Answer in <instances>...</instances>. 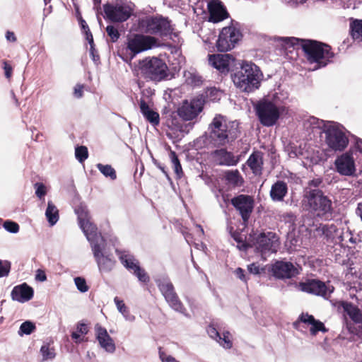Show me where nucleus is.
I'll list each match as a JSON object with an SVG mask.
<instances>
[{
	"instance_id": "f257e3e1",
	"label": "nucleus",
	"mask_w": 362,
	"mask_h": 362,
	"mask_svg": "<svg viewBox=\"0 0 362 362\" xmlns=\"http://www.w3.org/2000/svg\"><path fill=\"white\" fill-rule=\"evenodd\" d=\"M302 206L313 216L322 221L332 218L334 208L332 200L320 189L305 188Z\"/></svg>"
},
{
	"instance_id": "f03ea898",
	"label": "nucleus",
	"mask_w": 362,
	"mask_h": 362,
	"mask_svg": "<svg viewBox=\"0 0 362 362\" xmlns=\"http://www.w3.org/2000/svg\"><path fill=\"white\" fill-rule=\"evenodd\" d=\"M209 128L211 141L216 146H226L234 141L240 134L238 122L228 121L220 115L215 116Z\"/></svg>"
},
{
	"instance_id": "7ed1b4c3",
	"label": "nucleus",
	"mask_w": 362,
	"mask_h": 362,
	"mask_svg": "<svg viewBox=\"0 0 362 362\" xmlns=\"http://www.w3.org/2000/svg\"><path fill=\"white\" fill-rule=\"evenodd\" d=\"M262 74L257 66L252 62H245L240 69L236 71L232 79L235 86L240 90L251 93L260 86Z\"/></svg>"
},
{
	"instance_id": "20e7f679",
	"label": "nucleus",
	"mask_w": 362,
	"mask_h": 362,
	"mask_svg": "<svg viewBox=\"0 0 362 362\" xmlns=\"http://www.w3.org/2000/svg\"><path fill=\"white\" fill-rule=\"evenodd\" d=\"M133 28L137 32L160 37L168 36L173 31L170 21L160 15L140 17L134 23Z\"/></svg>"
},
{
	"instance_id": "39448f33",
	"label": "nucleus",
	"mask_w": 362,
	"mask_h": 362,
	"mask_svg": "<svg viewBox=\"0 0 362 362\" xmlns=\"http://www.w3.org/2000/svg\"><path fill=\"white\" fill-rule=\"evenodd\" d=\"M301 47L310 63L317 64L316 68L325 66L334 57L331 47L313 40H301Z\"/></svg>"
},
{
	"instance_id": "423d86ee",
	"label": "nucleus",
	"mask_w": 362,
	"mask_h": 362,
	"mask_svg": "<svg viewBox=\"0 0 362 362\" xmlns=\"http://www.w3.org/2000/svg\"><path fill=\"white\" fill-rule=\"evenodd\" d=\"M276 94L264 98L255 105V110L259 122L265 127L274 126L281 115L279 107L274 102Z\"/></svg>"
},
{
	"instance_id": "0eeeda50",
	"label": "nucleus",
	"mask_w": 362,
	"mask_h": 362,
	"mask_svg": "<svg viewBox=\"0 0 362 362\" xmlns=\"http://www.w3.org/2000/svg\"><path fill=\"white\" fill-rule=\"evenodd\" d=\"M126 58L123 59L126 62L132 61L138 54L157 47L158 40L153 36L144 35L143 34L130 35L127 38L126 42Z\"/></svg>"
},
{
	"instance_id": "6e6552de",
	"label": "nucleus",
	"mask_w": 362,
	"mask_h": 362,
	"mask_svg": "<svg viewBox=\"0 0 362 362\" xmlns=\"http://www.w3.org/2000/svg\"><path fill=\"white\" fill-rule=\"evenodd\" d=\"M325 143L334 151H342L348 146L349 139L343 131L342 127L334 122H328L325 126Z\"/></svg>"
},
{
	"instance_id": "1a4fd4ad",
	"label": "nucleus",
	"mask_w": 362,
	"mask_h": 362,
	"mask_svg": "<svg viewBox=\"0 0 362 362\" xmlns=\"http://www.w3.org/2000/svg\"><path fill=\"white\" fill-rule=\"evenodd\" d=\"M141 74L151 81H160L167 76V66L163 60L157 58H146L140 62Z\"/></svg>"
},
{
	"instance_id": "9d476101",
	"label": "nucleus",
	"mask_w": 362,
	"mask_h": 362,
	"mask_svg": "<svg viewBox=\"0 0 362 362\" xmlns=\"http://www.w3.org/2000/svg\"><path fill=\"white\" fill-rule=\"evenodd\" d=\"M106 240H100L99 243L93 244L91 250L93 257L101 272H109L115 267V260L107 251Z\"/></svg>"
},
{
	"instance_id": "9b49d317",
	"label": "nucleus",
	"mask_w": 362,
	"mask_h": 362,
	"mask_svg": "<svg viewBox=\"0 0 362 362\" xmlns=\"http://www.w3.org/2000/svg\"><path fill=\"white\" fill-rule=\"evenodd\" d=\"M279 247V238L274 233H260L256 239V250L264 259H266L270 255L276 252Z\"/></svg>"
},
{
	"instance_id": "f8f14e48",
	"label": "nucleus",
	"mask_w": 362,
	"mask_h": 362,
	"mask_svg": "<svg viewBox=\"0 0 362 362\" xmlns=\"http://www.w3.org/2000/svg\"><path fill=\"white\" fill-rule=\"evenodd\" d=\"M118 257L122 265L129 271L132 272L139 281L147 283L149 281V276L145 270L139 266V261L128 251L117 250Z\"/></svg>"
},
{
	"instance_id": "ddd939ff",
	"label": "nucleus",
	"mask_w": 362,
	"mask_h": 362,
	"mask_svg": "<svg viewBox=\"0 0 362 362\" xmlns=\"http://www.w3.org/2000/svg\"><path fill=\"white\" fill-rule=\"evenodd\" d=\"M298 288L302 291L322 296L325 299H328L334 290V286L329 282L326 284L317 279L301 282Z\"/></svg>"
},
{
	"instance_id": "4468645a",
	"label": "nucleus",
	"mask_w": 362,
	"mask_h": 362,
	"mask_svg": "<svg viewBox=\"0 0 362 362\" xmlns=\"http://www.w3.org/2000/svg\"><path fill=\"white\" fill-rule=\"evenodd\" d=\"M240 37V32L234 27H225L219 34L216 47L220 52H228L235 47Z\"/></svg>"
},
{
	"instance_id": "2eb2a0df",
	"label": "nucleus",
	"mask_w": 362,
	"mask_h": 362,
	"mask_svg": "<svg viewBox=\"0 0 362 362\" xmlns=\"http://www.w3.org/2000/svg\"><path fill=\"white\" fill-rule=\"evenodd\" d=\"M132 7L124 3L104 5L105 17L113 22L126 21L132 13Z\"/></svg>"
},
{
	"instance_id": "dca6fc26",
	"label": "nucleus",
	"mask_w": 362,
	"mask_h": 362,
	"mask_svg": "<svg viewBox=\"0 0 362 362\" xmlns=\"http://www.w3.org/2000/svg\"><path fill=\"white\" fill-rule=\"evenodd\" d=\"M158 286L169 305L175 311L184 313L185 309L174 291V287L169 279H164L157 282Z\"/></svg>"
},
{
	"instance_id": "f3484780",
	"label": "nucleus",
	"mask_w": 362,
	"mask_h": 362,
	"mask_svg": "<svg viewBox=\"0 0 362 362\" xmlns=\"http://www.w3.org/2000/svg\"><path fill=\"white\" fill-rule=\"evenodd\" d=\"M203 105L204 102L200 98L185 100L177 110L178 115L184 120H192L202 111Z\"/></svg>"
},
{
	"instance_id": "a211bd4d",
	"label": "nucleus",
	"mask_w": 362,
	"mask_h": 362,
	"mask_svg": "<svg viewBox=\"0 0 362 362\" xmlns=\"http://www.w3.org/2000/svg\"><path fill=\"white\" fill-rule=\"evenodd\" d=\"M334 165L337 172L341 175L353 176L356 171L355 160L351 151L345 152L338 156L334 160Z\"/></svg>"
},
{
	"instance_id": "6ab92c4d",
	"label": "nucleus",
	"mask_w": 362,
	"mask_h": 362,
	"mask_svg": "<svg viewBox=\"0 0 362 362\" xmlns=\"http://www.w3.org/2000/svg\"><path fill=\"white\" fill-rule=\"evenodd\" d=\"M231 204L239 211L243 221L247 222L254 207L252 197L246 194H240L231 199Z\"/></svg>"
},
{
	"instance_id": "aec40b11",
	"label": "nucleus",
	"mask_w": 362,
	"mask_h": 362,
	"mask_svg": "<svg viewBox=\"0 0 362 362\" xmlns=\"http://www.w3.org/2000/svg\"><path fill=\"white\" fill-rule=\"evenodd\" d=\"M272 272L277 279H291L298 274V270L290 262L276 261L272 264Z\"/></svg>"
},
{
	"instance_id": "412c9836",
	"label": "nucleus",
	"mask_w": 362,
	"mask_h": 362,
	"mask_svg": "<svg viewBox=\"0 0 362 362\" xmlns=\"http://www.w3.org/2000/svg\"><path fill=\"white\" fill-rule=\"evenodd\" d=\"M234 59L228 54L209 55V63L221 73L228 72L230 66L233 64Z\"/></svg>"
},
{
	"instance_id": "4be33fe9",
	"label": "nucleus",
	"mask_w": 362,
	"mask_h": 362,
	"mask_svg": "<svg viewBox=\"0 0 362 362\" xmlns=\"http://www.w3.org/2000/svg\"><path fill=\"white\" fill-rule=\"evenodd\" d=\"M300 323L310 325V332L313 336L316 335L318 332H326L327 331L322 322L315 320L313 315L308 313H302L299 316L298 321L294 323V326L296 329H298V325H300Z\"/></svg>"
},
{
	"instance_id": "5701e85b",
	"label": "nucleus",
	"mask_w": 362,
	"mask_h": 362,
	"mask_svg": "<svg viewBox=\"0 0 362 362\" xmlns=\"http://www.w3.org/2000/svg\"><path fill=\"white\" fill-rule=\"evenodd\" d=\"M209 21L218 23L228 17V13L219 0H211L208 4Z\"/></svg>"
},
{
	"instance_id": "b1692460",
	"label": "nucleus",
	"mask_w": 362,
	"mask_h": 362,
	"mask_svg": "<svg viewBox=\"0 0 362 362\" xmlns=\"http://www.w3.org/2000/svg\"><path fill=\"white\" fill-rule=\"evenodd\" d=\"M214 161L219 165L234 166L239 162V157L226 148H221L212 153Z\"/></svg>"
},
{
	"instance_id": "393cba45",
	"label": "nucleus",
	"mask_w": 362,
	"mask_h": 362,
	"mask_svg": "<svg viewBox=\"0 0 362 362\" xmlns=\"http://www.w3.org/2000/svg\"><path fill=\"white\" fill-rule=\"evenodd\" d=\"M33 288L26 283L14 286L11 293V298L19 303L29 301L33 298Z\"/></svg>"
},
{
	"instance_id": "a878e982",
	"label": "nucleus",
	"mask_w": 362,
	"mask_h": 362,
	"mask_svg": "<svg viewBox=\"0 0 362 362\" xmlns=\"http://www.w3.org/2000/svg\"><path fill=\"white\" fill-rule=\"evenodd\" d=\"M79 226L90 243V247H93L94 243H99L100 238L101 240H105L101 233H98L96 226L90 222V219L82 221V223H79Z\"/></svg>"
},
{
	"instance_id": "bb28decb",
	"label": "nucleus",
	"mask_w": 362,
	"mask_h": 362,
	"mask_svg": "<svg viewBox=\"0 0 362 362\" xmlns=\"http://www.w3.org/2000/svg\"><path fill=\"white\" fill-rule=\"evenodd\" d=\"M95 334L96 339L103 349L110 354H112L115 351V344L113 341V339L108 334L106 329L97 325L95 326Z\"/></svg>"
},
{
	"instance_id": "cd10ccee",
	"label": "nucleus",
	"mask_w": 362,
	"mask_h": 362,
	"mask_svg": "<svg viewBox=\"0 0 362 362\" xmlns=\"http://www.w3.org/2000/svg\"><path fill=\"white\" fill-rule=\"evenodd\" d=\"M247 165L255 175H261L263 169V153L259 151L252 152L247 160Z\"/></svg>"
},
{
	"instance_id": "c85d7f7f",
	"label": "nucleus",
	"mask_w": 362,
	"mask_h": 362,
	"mask_svg": "<svg viewBox=\"0 0 362 362\" xmlns=\"http://www.w3.org/2000/svg\"><path fill=\"white\" fill-rule=\"evenodd\" d=\"M288 192V187L286 182L279 180L272 185L270 189V197L274 202H281L284 200Z\"/></svg>"
},
{
	"instance_id": "c756f323",
	"label": "nucleus",
	"mask_w": 362,
	"mask_h": 362,
	"mask_svg": "<svg viewBox=\"0 0 362 362\" xmlns=\"http://www.w3.org/2000/svg\"><path fill=\"white\" fill-rule=\"evenodd\" d=\"M341 306L344 312L355 323L362 322V311L354 304L349 302H341Z\"/></svg>"
},
{
	"instance_id": "7c9ffc66",
	"label": "nucleus",
	"mask_w": 362,
	"mask_h": 362,
	"mask_svg": "<svg viewBox=\"0 0 362 362\" xmlns=\"http://www.w3.org/2000/svg\"><path fill=\"white\" fill-rule=\"evenodd\" d=\"M139 107L141 112L147 121H148L153 126L158 125L159 124V114L157 112L151 110L144 100L140 101Z\"/></svg>"
},
{
	"instance_id": "2f4dec72",
	"label": "nucleus",
	"mask_w": 362,
	"mask_h": 362,
	"mask_svg": "<svg viewBox=\"0 0 362 362\" xmlns=\"http://www.w3.org/2000/svg\"><path fill=\"white\" fill-rule=\"evenodd\" d=\"M224 178L227 184L233 187H239L243 183V179L238 170L226 171Z\"/></svg>"
},
{
	"instance_id": "473e14b6",
	"label": "nucleus",
	"mask_w": 362,
	"mask_h": 362,
	"mask_svg": "<svg viewBox=\"0 0 362 362\" xmlns=\"http://www.w3.org/2000/svg\"><path fill=\"white\" fill-rule=\"evenodd\" d=\"M349 21L351 36L355 40H362V19L351 18Z\"/></svg>"
},
{
	"instance_id": "72a5a7b5",
	"label": "nucleus",
	"mask_w": 362,
	"mask_h": 362,
	"mask_svg": "<svg viewBox=\"0 0 362 362\" xmlns=\"http://www.w3.org/2000/svg\"><path fill=\"white\" fill-rule=\"evenodd\" d=\"M45 216L51 226L55 225L59 220V211L52 201H49L47 203V207L45 211Z\"/></svg>"
},
{
	"instance_id": "f704fd0d",
	"label": "nucleus",
	"mask_w": 362,
	"mask_h": 362,
	"mask_svg": "<svg viewBox=\"0 0 362 362\" xmlns=\"http://www.w3.org/2000/svg\"><path fill=\"white\" fill-rule=\"evenodd\" d=\"M114 302L119 312L123 315L124 319L129 322H133L135 320L134 315H132L122 300L118 297L114 298Z\"/></svg>"
},
{
	"instance_id": "c9c22d12",
	"label": "nucleus",
	"mask_w": 362,
	"mask_h": 362,
	"mask_svg": "<svg viewBox=\"0 0 362 362\" xmlns=\"http://www.w3.org/2000/svg\"><path fill=\"white\" fill-rule=\"evenodd\" d=\"M329 121L320 120L315 117H310L304 122V127L307 129H311L313 131L315 129H322L325 132V126H327Z\"/></svg>"
},
{
	"instance_id": "e433bc0d",
	"label": "nucleus",
	"mask_w": 362,
	"mask_h": 362,
	"mask_svg": "<svg viewBox=\"0 0 362 362\" xmlns=\"http://www.w3.org/2000/svg\"><path fill=\"white\" fill-rule=\"evenodd\" d=\"M286 150L291 158H299L300 156L307 157L305 148H303L301 144L297 146L296 144H291L286 147Z\"/></svg>"
},
{
	"instance_id": "4c0bfd02",
	"label": "nucleus",
	"mask_w": 362,
	"mask_h": 362,
	"mask_svg": "<svg viewBox=\"0 0 362 362\" xmlns=\"http://www.w3.org/2000/svg\"><path fill=\"white\" fill-rule=\"evenodd\" d=\"M216 341L223 348L230 349L233 346L232 334L228 331H223L220 334Z\"/></svg>"
},
{
	"instance_id": "58836bf2",
	"label": "nucleus",
	"mask_w": 362,
	"mask_h": 362,
	"mask_svg": "<svg viewBox=\"0 0 362 362\" xmlns=\"http://www.w3.org/2000/svg\"><path fill=\"white\" fill-rule=\"evenodd\" d=\"M88 332V329L86 324L78 323L76 327V331L72 332L71 337L76 343H80L83 339L82 336L86 334Z\"/></svg>"
},
{
	"instance_id": "ea45409f",
	"label": "nucleus",
	"mask_w": 362,
	"mask_h": 362,
	"mask_svg": "<svg viewBox=\"0 0 362 362\" xmlns=\"http://www.w3.org/2000/svg\"><path fill=\"white\" fill-rule=\"evenodd\" d=\"M96 167L105 177H110L112 180L117 178L116 172L110 165L98 163Z\"/></svg>"
},
{
	"instance_id": "a19ab883",
	"label": "nucleus",
	"mask_w": 362,
	"mask_h": 362,
	"mask_svg": "<svg viewBox=\"0 0 362 362\" xmlns=\"http://www.w3.org/2000/svg\"><path fill=\"white\" fill-rule=\"evenodd\" d=\"M40 354L42 356V361H49L54 358L56 354L54 349L50 347L48 344H44L40 348Z\"/></svg>"
},
{
	"instance_id": "79ce46f5",
	"label": "nucleus",
	"mask_w": 362,
	"mask_h": 362,
	"mask_svg": "<svg viewBox=\"0 0 362 362\" xmlns=\"http://www.w3.org/2000/svg\"><path fill=\"white\" fill-rule=\"evenodd\" d=\"M170 157L171 159L174 172L176 174L177 177L180 178L183 175V172H182L180 162L176 153L174 151H171L170 153Z\"/></svg>"
},
{
	"instance_id": "37998d69",
	"label": "nucleus",
	"mask_w": 362,
	"mask_h": 362,
	"mask_svg": "<svg viewBox=\"0 0 362 362\" xmlns=\"http://www.w3.org/2000/svg\"><path fill=\"white\" fill-rule=\"evenodd\" d=\"M75 213L77 214L78 223L90 219L89 212L87 207L84 205H79L75 209Z\"/></svg>"
},
{
	"instance_id": "c03bdc74",
	"label": "nucleus",
	"mask_w": 362,
	"mask_h": 362,
	"mask_svg": "<svg viewBox=\"0 0 362 362\" xmlns=\"http://www.w3.org/2000/svg\"><path fill=\"white\" fill-rule=\"evenodd\" d=\"M339 238L342 245L349 247V243L354 244L356 238H354L353 234L349 230L343 231Z\"/></svg>"
},
{
	"instance_id": "a18cd8bd",
	"label": "nucleus",
	"mask_w": 362,
	"mask_h": 362,
	"mask_svg": "<svg viewBox=\"0 0 362 362\" xmlns=\"http://www.w3.org/2000/svg\"><path fill=\"white\" fill-rule=\"evenodd\" d=\"M35 329V325L30 321H25L23 322L18 330V334L23 336V334H30Z\"/></svg>"
},
{
	"instance_id": "49530a36",
	"label": "nucleus",
	"mask_w": 362,
	"mask_h": 362,
	"mask_svg": "<svg viewBox=\"0 0 362 362\" xmlns=\"http://www.w3.org/2000/svg\"><path fill=\"white\" fill-rule=\"evenodd\" d=\"M337 228L334 225H320L317 228V231L319 233H322L326 238H329L332 236V233L336 232Z\"/></svg>"
},
{
	"instance_id": "de8ad7c7",
	"label": "nucleus",
	"mask_w": 362,
	"mask_h": 362,
	"mask_svg": "<svg viewBox=\"0 0 362 362\" xmlns=\"http://www.w3.org/2000/svg\"><path fill=\"white\" fill-rule=\"evenodd\" d=\"M75 156L80 163H83L88 156V148L84 146L76 147L75 149Z\"/></svg>"
},
{
	"instance_id": "09e8293b",
	"label": "nucleus",
	"mask_w": 362,
	"mask_h": 362,
	"mask_svg": "<svg viewBox=\"0 0 362 362\" xmlns=\"http://www.w3.org/2000/svg\"><path fill=\"white\" fill-rule=\"evenodd\" d=\"M86 40L88 41V43L90 44V54L92 57V59L96 62L99 60L100 57H99V55L98 54H96V52H95V49L94 48V44H93V35H92L90 31H89L88 30V31H86Z\"/></svg>"
},
{
	"instance_id": "8fccbe9b",
	"label": "nucleus",
	"mask_w": 362,
	"mask_h": 362,
	"mask_svg": "<svg viewBox=\"0 0 362 362\" xmlns=\"http://www.w3.org/2000/svg\"><path fill=\"white\" fill-rule=\"evenodd\" d=\"M74 283L77 288V289L81 292L85 293L88 291V286L86 284V279L83 277H76L74 278Z\"/></svg>"
},
{
	"instance_id": "3c124183",
	"label": "nucleus",
	"mask_w": 362,
	"mask_h": 362,
	"mask_svg": "<svg viewBox=\"0 0 362 362\" xmlns=\"http://www.w3.org/2000/svg\"><path fill=\"white\" fill-rule=\"evenodd\" d=\"M106 32L110 37L111 41L113 42H117L120 36L118 30L113 25H107L106 28Z\"/></svg>"
},
{
	"instance_id": "603ef678",
	"label": "nucleus",
	"mask_w": 362,
	"mask_h": 362,
	"mask_svg": "<svg viewBox=\"0 0 362 362\" xmlns=\"http://www.w3.org/2000/svg\"><path fill=\"white\" fill-rule=\"evenodd\" d=\"M277 40L282 42L283 45L287 48V46H294L298 43L299 39L296 37H278Z\"/></svg>"
},
{
	"instance_id": "864d4df0",
	"label": "nucleus",
	"mask_w": 362,
	"mask_h": 362,
	"mask_svg": "<svg viewBox=\"0 0 362 362\" xmlns=\"http://www.w3.org/2000/svg\"><path fill=\"white\" fill-rule=\"evenodd\" d=\"M4 228L11 233H16L19 231V226L17 223L11 221H6L4 223Z\"/></svg>"
},
{
	"instance_id": "5fc2aeb1",
	"label": "nucleus",
	"mask_w": 362,
	"mask_h": 362,
	"mask_svg": "<svg viewBox=\"0 0 362 362\" xmlns=\"http://www.w3.org/2000/svg\"><path fill=\"white\" fill-rule=\"evenodd\" d=\"M10 269V262L0 259V278L7 276L9 274Z\"/></svg>"
},
{
	"instance_id": "6e6d98bb",
	"label": "nucleus",
	"mask_w": 362,
	"mask_h": 362,
	"mask_svg": "<svg viewBox=\"0 0 362 362\" xmlns=\"http://www.w3.org/2000/svg\"><path fill=\"white\" fill-rule=\"evenodd\" d=\"M34 187L35 189V194L38 198L42 199L47 194L46 187L43 183L36 182L34 185Z\"/></svg>"
},
{
	"instance_id": "4d7b16f0",
	"label": "nucleus",
	"mask_w": 362,
	"mask_h": 362,
	"mask_svg": "<svg viewBox=\"0 0 362 362\" xmlns=\"http://www.w3.org/2000/svg\"><path fill=\"white\" fill-rule=\"evenodd\" d=\"M159 358L162 362H180L171 355L165 353L160 348L159 349Z\"/></svg>"
},
{
	"instance_id": "13d9d810",
	"label": "nucleus",
	"mask_w": 362,
	"mask_h": 362,
	"mask_svg": "<svg viewBox=\"0 0 362 362\" xmlns=\"http://www.w3.org/2000/svg\"><path fill=\"white\" fill-rule=\"evenodd\" d=\"M206 331L209 336L216 341L221 334L216 328L214 325H209Z\"/></svg>"
},
{
	"instance_id": "bf43d9fd",
	"label": "nucleus",
	"mask_w": 362,
	"mask_h": 362,
	"mask_svg": "<svg viewBox=\"0 0 362 362\" xmlns=\"http://www.w3.org/2000/svg\"><path fill=\"white\" fill-rule=\"evenodd\" d=\"M36 281L44 282L47 280V276L44 270L38 269L36 271V274L35 277Z\"/></svg>"
},
{
	"instance_id": "052dcab7",
	"label": "nucleus",
	"mask_w": 362,
	"mask_h": 362,
	"mask_svg": "<svg viewBox=\"0 0 362 362\" xmlns=\"http://www.w3.org/2000/svg\"><path fill=\"white\" fill-rule=\"evenodd\" d=\"M83 85L76 84L74 89V95L77 98H81L83 93Z\"/></svg>"
},
{
	"instance_id": "680f3d73",
	"label": "nucleus",
	"mask_w": 362,
	"mask_h": 362,
	"mask_svg": "<svg viewBox=\"0 0 362 362\" xmlns=\"http://www.w3.org/2000/svg\"><path fill=\"white\" fill-rule=\"evenodd\" d=\"M322 182V180L321 178L313 179L308 182V185L306 188L318 189Z\"/></svg>"
},
{
	"instance_id": "e2e57ef3",
	"label": "nucleus",
	"mask_w": 362,
	"mask_h": 362,
	"mask_svg": "<svg viewBox=\"0 0 362 362\" xmlns=\"http://www.w3.org/2000/svg\"><path fill=\"white\" fill-rule=\"evenodd\" d=\"M234 274L236 275V276L240 279L242 281L246 283L247 282V278L245 275V272L243 269L240 267L237 268L234 271Z\"/></svg>"
},
{
	"instance_id": "0e129e2a",
	"label": "nucleus",
	"mask_w": 362,
	"mask_h": 362,
	"mask_svg": "<svg viewBox=\"0 0 362 362\" xmlns=\"http://www.w3.org/2000/svg\"><path fill=\"white\" fill-rule=\"evenodd\" d=\"M247 269L250 273L253 274H259L260 273V267L255 263L250 264L247 266Z\"/></svg>"
},
{
	"instance_id": "69168bd1",
	"label": "nucleus",
	"mask_w": 362,
	"mask_h": 362,
	"mask_svg": "<svg viewBox=\"0 0 362 362\" xmlns=\"http://www.w3.org/2000/svg\"><path fill=\"white\" fill-rule=\"evenodd\" d=\"M4 69L5 71L6 77L9 78L12 74V67L6 62H4Z\"/></svg>"
},
{
	"instance_id": "338daca9",
	"label": "nucleus",
	"mask_w": 362,
	"mask_h": 362,
	"mask_svg": "<svg viewBox=\"0 0 362 362\" xmlns=\"http://www.w3.org/2000/svg\"><path fill=\"white\" fill-rule=\"evenodd\" d=\"M341 4H342V6L344 8H356V6L353 3L352 0H342Z\"/></svg>"
},
{
	"instance_id": "774afa93",
	"label": "nucleus",
	"mask_w": 362,
	"mask_h": 362,
	"mask_svg": "<svg viewBox=\"0 0 362 362\" xmlns=\"http://www.w3.org/2000/svg\"><path fill=\"white\" fill-rule=\"evenodd\" d=\"M6 38L9 42H16V37L13 32L11 31H7L6 33Z\"/></svg>"
}]
</instances>
